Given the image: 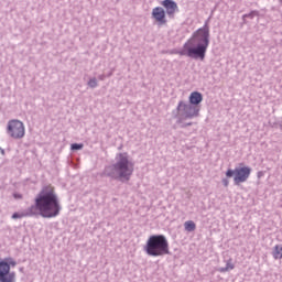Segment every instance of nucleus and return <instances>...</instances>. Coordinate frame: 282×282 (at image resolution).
Here are the masks:
<instances>
[{
    "instance_id": "1a4fd4ad",
    "label": "nucleus",
    "mask_w": 282,
    "mask_h": 282,
    "mask_svg": "<svg viewBox=\"0 0 282 282\" xmlns=\"http://www.w3.org/2000/svg\"><path fill=\"white\" fill-rule=\"evenodd\" d=\"M161 6L165 9V14H167L170 19L175 18V13L178 10L177 2H175V0H163L161 1Z\"/></svg>"
},
{
    "instance_id": "2eb2a0df",
    "label": "nucleus",
    "mask_w": 282,
    "mask_h": 282,
    "mask_svg": "<svg viewBox=\"0 0 282 282\" xmlns=\"http://www.w3.org/2000/svg\"><path fill=\"white\" fill-rule=\"evenodd\" d=\"M229 270H235V264H232L231 259L227 261L226 267L218 269V272H229Z\"/></svg>"
},
{
    "instance_id": "412c9836",
    "label": "nucleus",
    "mask_w": 282,
    "mask_h": 282,
    "mask_svg": "<svg viewBox=\"0 0 282 282\" xmlns=\"http://www.w3.org/2000/svg\"><path fill=\"white\" fill-rule=\"evenodd\" d=\"M257 177L260 180V177H263V172H258Z\"/></svg>"
},
{
    "instance_id": "f8f14e48",
    "label": "nucleus",
    "mask_w": 282,
    "mask_h": 282,
    "mask_svg": "<svg viewBox=\"0 0 282 282\" xmlns=\"http://www.w3.org/2000/svg\"><path fill=\"white\" fill-rule=\"evenodd\" d=\"M254 17H260V12L257 11V10H253V11H251L250 13L243 14V15H242V23H243L245 25H247V24H248V20H246V19H254Z\"/></svg>"
},
{
    "instance_id": "aec40b11",
    "label": "nucleus",
    "mask_w": 282,
    "mask_h": 282,
    "mask_svg": "<svg viewBox=\"0 0 282 282\" xmlns=\"http://www.w3.org/2000/svg\"><path fill=\"white\" fill-rule=\"evenodd\" d=\"M14 199H23V195L19 193L13 194Z\"/></svg>"
},
{
    "instance_id": "f257e3e1",
    "label": "nucleus",
    "mask_w": 282,
    "mask_h": 282,
    "mask_svg": "<svg viewBox=\"0 0 282 282\" xmlns=\"http://www.w3.org/2000/svg\"><path fill=\"white\" fill-rule=\"evenodd\" d=\"M63 210L61 199L56 194V188L52 185H45L34 199V204L23 213H13L12 219H23V217H43V219H54Z\"/></svg>"
},
{
    "instance_id": "f3484780",
    "label": "nucleus",
    "mask_w": 282,
    "mask_h": 282,
    "mask_svg": "<svg viewBox=\"0 0 282 282\" xmlns=\"http://www.w3.org/2000/svg\"><path fill=\"white\" fill-rule=\"evenodd\" d=\"M84 147H85V144H83V143H72L70 151H83Z\"/></svg>"
},
{
    "instance_id": "9d476101",
    "label": "nucleus",
    "mask_w": 282,
    "mask_h": 282,
    "mask_svg": "<svg viewBox=\"0 0 282 282\" xmlns=\"http://www.w3.org/2000/svg\"><path fill=\"white\" fill-rule=\"evenodd\" d=\"M152 19L156 21L158 25H166V11L162 7H156L152 10Z\"/></svg>"
},
{
    "instance_id": "0eeeda50",
    "label": "nucleus",
    "mask_w": 282,
    "mask_h": 282,
    "mask_svg": "<svg viewBox=\"0 0 282 282\" xmlns=\"http://www.w3.org/2000/svg\"><path fill=\"white\" fill-rule=\"evenodd\" d=\"M250 173H252V169L250 166L236 167L235 170L228 169L225 173L227 178L234 177L235 186H239V184H243V182H248L250 177Z\"/></svg>"
},
{
    "instance_id": "6e6552de",
    "label": "nucleus",
    "mask_w": 282,
    "mask_h": 282,
    "mask_svg": "<svg viewBox=\"0 0 282 282\" xmlns=\"http://www.w3.org/2000/svg\"><path fill=\"white\" fill-rule=\"evenodd\" d=\"M7 132L14 140H21L25 135V126L22 121L11 120L8 122Z\"/></svg>"
},
{
    "instance_id": "7ed1b4c3",
    "label": "nucleus",
    "mask_w": 282,
    "mask_h": 282,
    "mask_svg": "<svg viewBox=\"0 0 282 282\" xmlns=\"http://www.w3.org/2000/svg\"><path fill=\"white\" fill-rule=\"evenodd\" d=\"M135 164L129 160V153H118L116 155V163L107 165L101 177H110V180H116L117 182H129L131 175H133Z\"/></svg>"
},
{
    "instance_id": "39448f33",
    "label": "nucleus",
    "mask_w": 282,
    "mask_h": 282,
    "mask_svg": "<svg viewBox=\"0 0 282 282\" xmlns=\"http://www.w3.org/2000/svg\"><path fill=\"white\" fill-rule=\"evenodd\" d=\"M172 118L176 120V124H182L184 120L199 118V112L198 109L193 107L188 101L180 100L176 109L172 111Z\"/></svg>"
},
{
    "instance_id": "393cba45",
    "label": "nucleus",
    "mask_w": 282,
    "mask_h": 282,
    "mask_svg": "<svg viewBox=\"0 0 282 282\" xmlns=\"http://www.w3.org/2000/svg\"><path fill=\"white\" fill-rule=\"evenodd\" d=\"M280 3H282V0H280Z\"/></svg>"
},
{
    "instance_id": "6ab92c4d",
    "label": "nucleus",
    "mask_w": 282,
    "mask_h": 282,
    "mask_svg": "<svg viewBox=\"0 0 282 282\" xmlns=\"http://www.w3.org/2000/svg\"><path fill=\"white\" fill-rule=\"evenodd\" d=\"M221 182H223V185L225 186V188H228V186H229V184H230V182L228 181V178H223Z\"/></svg>"
},
{
    "instance_id": "4be33fe9",
    "label": "nucleus",
    "mask_w": 282,
    "mask_h": 282,
    "mask_svg": "<svg viewBox=\"0 0 282 282\" xmlns=\"http://www.w3.org/2000/svg\"><path fill=\"white\" fill-rule=\"evenodd\" d=\"M0 153H1V155H6V150H3L2 148H0Z\"/></svg>"
},
{
    "instance_id": "f03ea898",
    "label": "nucleus",
    "mask_w": 282,
    "mask_h": 282,
    "mask_svg": "<svg viewBox=\"0 0 282 282\" xmlns=\"http://www.w3.org/2000/svg\"><path fill=\"white\" fill-rule=\"evenodd\" d=\"M210 45V28L208 21L204 26L195 31L192 37L183 45V50L178 51L180 56H188L194 61H204L206 52Z\"/></svg>"
},
{
    "instance_id": "20e7f679",
    "label": "nucleus",
    "mask_w": 282,
    "mask_h": 282,
    "mask_svg": "<svg viewBox=\"0 0 282 282\" xmlns=\"http://www.w3.org/2000/svg\"><path fill=\"white\" fill-rule=\"evenodd\" d=\"M143 250L149 257H164V254H171L169 240L164 235L150 236Z\"/></svg>"
},
{
    "instance_id": "dca6fc26",
    "label": "nucleus",
    "mask_w": 282,
    "mask_h": 282,
    "mask_svg": "<svg viewBox=\"0 0 282 282\" xmlns=\"http://www.w3.org/2000/svg\"><path fill=\"white\" fill-rule=\"evenodd\" d=\"M87 85L88 87H90V89H96V87H98V79H96V77H93L88 80Z\"/></svg>"
},
{
    "instance_id": "ddd939ff",
    "label": "nucleus",
    "mask_w": 282,
    "mask_h": 282,
    "mask_svg": "<svg viewBox=\"0 0 282 282\" xmlns=\"http://www.w3.org/2000/svg\"><path fill=\"white\" fill-rule=\"evenodd\" d=\"M273 259H282V245H275L272 251Z\"/></svg>"
},
{
    "instance_id": "a211bd4d",
    "label": "nucleus",
    "mask_w": 282,
    "mask_h": 282,
    "mask_svg": "<svg viewBox=\"0 0 282 282\" xmlns=\"http://www.w3.org/2000/svg\"><path fill=\"white\" fill-rule=\"evenodd\" d=\"M177 124H180L181 129H186V127H193V122L184 123V121H182V123H177Z\"/></svg>"
},
{
    "instance_id": "b1692460",
    "label": "nucleus",
    "mask_w": 282,
    "mask_h": 282,
    "mask_svg": "<svg viewBox=\"0 0 282 282\" xmlns=\"http://www.w3.org/2000/svg\"><path fill=\"white\" fill-rule=\"evenodd\" d=\"M111 75H112V73H108V77L111 76Z\"/></svg>"
},
{
    "instance_id": "9b49d317",
    "label": "nucleus",
    "mask_w": 282,
    "mask_h": 282,
    "mask_svg": "<svg viewBox=\"0 0 282 282\" xmlns=\"http://www.w3.org/2000/svg\"><path fill=\"white\" fill-rule=\"evenodd\" d=\"M204 100V95L199 91H193L189 94L188 97V104L193 107H195L196 109H198V113L199 111H202V102Z\"/></svg>"
},
{
    "instance_id": "5701e85b",
    "label": "nucleus",
    "mask_w": 282,
    "mask_h": 282,
    "mask_svg": "<svg viewBox=\"0 0 282 282\" xmlns=\"http://www.w3.org/2000/svg\"><path fill=\"white\" fill-rule=\"evenodd\" d=\"M99 80H105V75H99Z\"/></svg>"
},
{
    "instance_id": "423d86ee",
    "label": "nucleus",
    "mask_w": 282,
    "mask_h": 282,
    "mask_svg": "<svg viewBox=\"0 0 282 282\" xmlns=\"http://www.w3.org/2000/svg\"><path fill=\"white\" fill-rule=\"evenodd\" d=\"M17 268V261L9 257L0 261V282H17V272L11 271Z\"/></svg>"
},
{
    "instance_id": "4468645a",
    "label": "nucleus",
    "mask_w": 282,
    "mask_h": 282,
    "mask_svg": "<svg viewBox=\"0 0 282 282\" xmlns=\"http://www.w3.org/2000/svg\"><path fill=\"white\" fill-rule=\"evenodd\" d=\"M184 228L187 232H195L197 225L193 220H187L184 223Z\"/></svg>"
}]
</instances>
